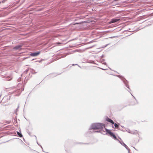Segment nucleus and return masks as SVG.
<instances>
[{
    "label": "nucleus",
    "mask_w": 153,
    "mask_h": 153,
    "mask_svg": "<svg viewBox=\"0 0 153 153\" xmlns=\"http://www.w3.org/2000/svg\"><path fill=\"white\" fill-rule=\"evenodd\" d=\"M125 146L126 147V146L127 147V146L126 145V144H125Z\"/></svg>",
    "instance_id": "nucleus-11"
},
{
    "label": "nucleus",
    "mask_w": 153,
    "mask_h": 153,
    "mask_svg": "<svg viewBox=\"0 0 153 153\" xmlns=\"http://www.w3.org/2000/svg\"><path fill=\"white\" fill-rule=\"evenodd\" d=\"M94 127L93 128L94 129H99L102 130L104 128L105 129V125L104 124L100 123H97L94 125Z\"/></svg>",
    "instance_id": "nucleus-1"
},
{
    "label": "nucleus",
    "mask_w": 153,
    "mask_h": 153,
    "mask_svg": "<svg viewBox=\"0 0 153 153\" xmlns=\"http://www.w3.org/2000/svg\"><path fill=\"white\" fill-rule=\"evenodd\" d=\"M17 134L19 137H22V134L19 132H17Z\"/></svg>",
    "instance_id": "nucleus-7"
},
{
    "label": "nucleus",
    "mask_w": 153,
    "mask_h": 153,
    "mask_svg": "<svg viewBox=\"0 0 153 153\" xmlns=\"http://www.w3.org/2000/svg\"><path fill=\"white\" fill-rule=\"evenodd\" d=\"M62 44V43H60L59 42H56V44Z\"/></svg>",
    "instance_id": "nucleus-9"
},
{
    "label": "nucleus",
    "mask_w": 153,
    "mask_h": 153,
    "mask_svg": "<svg viewBox=\"0 0 153 153\" xmlns=\"http://www.w3.org/2000/svg\"><path fill=\"white\" fill-rule=\"evenodd\" d=\"M21 47V45H18L14 47V49H18Z\"/></svg>",
    "instance_id": "nucleus-6"
},
{
    "label": "nucleus",
    "mask_w": 153,
    "mask_h": 153,
    "mask_svg": "<svg viewBox=\"0 0 153 153\" xmlns=\"http://www.w3.org/2000/svg\"><path fill=\"white\" fill-rule=\"evenodd\" d=\"M106 120L107 121H108V122H110V123H111L112 124H114V122H113V121L112 120H111V119H109V118H108L106 119Z\"/></svg>",
    "instance_id": "nucleus-5"
},
{
    "label": "nucleus",
    "mask_w": 153,
    "mask_h": 153,
    "mask_svg": "<svg viewBox=\"0 0 153 153\" xmlns=\"http://www.w3.org/2000/svg\"><path fill=\"white\" fill-rule=\"evenodd\" d=\"M4 0H3V1H2V3H4ZM1 2L0 1V4H1Z\"/></svg>",
    "instance_id": "nucleus-10"
},
{
    "label": "nucleus",
    "mask_w": 153,
    "mask_h": 153,
    "mask_svg": "<svg viewBox=\"0 0 153 153\" xmlns=\"http://www.w3.org/2000/svg\"><path fill=\"white\" fill-rule=\"evenodd\" d=\"M120 20V19H112L109 22V24H111L112 23H113L116 22H117V21H118L119 20Z\"/></svg>",
    "instance_id": "nucleus-4"
},
{
    "label": "nucleus",
    "mask_w": 153,
    "mask_h": 153,
    "mask_svg": "<svg viewBox=\"0 0 153 153\" xmlns=\"http://www.w3.org/2000/svg\"><path fill=\"white\" fill-rule=\"evenodd\" d=\"M40 53V51H38L36 52H33L31 53L30 55L32 56H38Z\"/></svg>",
    "instance_id": "nucleus-3"
},
{
    "label": "nucleus",
    "mask_w": 153,
    "mask_h": 153,
    "mask_svg": "<svg viewBox=\"0 0 153 153\" xmlns=\"http://www.w3.org/2000/svg\"><path fill=\"white\" fill-rule=\"evenodd\" d=\"M125 147L127 148V147H128L126 146Z\"/></svg>",
    "instance_id": "nucleus-12"
},
{
    "label": "nucleus",
    "mask_w": 153,
    "mask_h": 153,
    "mask_svg": "<svg viewBox=\"0 0 153 153\" xmlns=\"http://www.w3.org/2000/svg\"><path fill=\"white\" fill-rule=\"evenodd\" d=\"M114 126L116 128H118L119 126L116 123H115L114 124Z\"/></svg>",
    "instance_id": "nucleus-8"
},
{
    "label": "nucleus",
    "mask_w": 153,
    "mask_h": 153,
    "mask_svg": "<svg viewBox=\"0 0 153 153\" xmlns=\"http://www.w3.org/2000/svg\"><path fill=\"white\" fill-rule=\"evenodd\" d=\"M105 130L106 132L110 134L111 137H112L115 140L117 139V137L110 130L107 129L106 128H105Z\"/></svg>",
    "instance_id": "nucleus-2"
}]
</instances>
